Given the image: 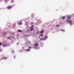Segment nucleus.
I'll return each instance as SVG.
<instances>
[{"instance_id": "obj_5", "label": "nucleus", "mask_w": 74, "mask_h": 74, "mask_svg": "<svg viewBox=\"0 0 74 74\" xmlns=\"http://www.w3.org/2000/svg\"><path fill=\"white\" fill-rule=\"evenodd\" d=\"M7 8V9H11V6H8L7 8Z\"/></svg>"}, {"instance_id": "obj_18", "label": "nucleus", "mask_w": 74, "mask_h": 74, "mask_svg": "<svg viewBox=\"0 0 74 74\" xmlns=\"http://www.w3.org/2000/svg\"><path fill=\"white\" fill-rule=\"evenodd\" d=\"M2 45V44H1V43H0V45Z\"/></svg>"}, {"instance_id": "obj_16", "label": "nucleus", "mask_w": 74, "mask_h": 74, "mask_svg": "<svg viewBox=\"0 0 74 74\" xmlns=\"http://www.w3.org/2000/svg\"><path fill=\"white\" fill-rule=\"evenodd\" d=\"M40 40H42V38H40Z\"/></svg>"}, {"instance_id": "obj_17", "label": "nucleus", "mask_w": 74, "mask_h": 74, "mask_svg": "<svg viewBox=\"0 0 74 74\" xmlns=\"http://www.w3.org/2000/svg\"><path fill=\"white\" fill-rule=\"evenodd\" d=\"M29 48L30 49V48H32V47H29Z\"/></svg>"}, {"instance_id": "obj_12", "label": "nucleus", "mask_w": 74, "mask_h": 74, "mask_svg": "<svg viewBox=\"0 0 74 74\" xmlns=\"http://www.w3.org/2000/svg\"><path fill=\"white\" fill-rule=\"evenodd\" d=\"M61 31H63V32H64V30H63L62 29H61Z\"/></svg>"}, {"instance_id": "obj_14", "label": "nucleus", "mask_w": 74, "mask_h": 74, "mask_svg": "<svg viewBox=\"0 0 74 74\" xmlns=\"http://www.w3.org/2000/svg\"><path fill=\"white\" fill-rule=\"evenodd\" d=\"M45 38H46V39L47 38H48V36H46Z\"/></svg>"}, {"instance_id": "obj_10", "label": "nucleus", "mask_w": 74, "mask_h": 74, "mask_svg": "<svg viewBox=\"0 0 74 74\" xmlns=\"http://www.w3.org/2000/svg\"><path fill=\"white\" fill-rule=\"evenodd\" d=\"M65 16H64L62 17V19H65Z\"/></svg>"}, {"instance_id": "obj_2", "label": "nucleus", "mask_w": 74, "mask_h": 74, "mask_svg": "<svg viewBox=\"0 0 74 74\" xmlns=\"http://www.w3.org/2000/svg\"><path fill=\"white\" fill-rule=\"evenodd\" d=\"M33 25H32L31 27V28L30 29V30H31V31H32V30H33Z\"/></svg>"}, {"instance_id": "obj_6", "label": "nucleus", "mask_w": 74, "mask_h": 74, "mask_svg": "<svg viewBox=\"0 0 74 74\" xmlns=\"http://www.w3.org/2000/svg\"><path fill=\"white\" fill-rule=\"evenodd\" d=\"M17 23H18V25H20L22 24V22H20V23L18 22Z\"/></svg>"}, {"instance_id": "obj_8", "label": "nucleus", "mask_w": 74, "mask_h": 74, "mask_svg": "<svg viewBox=\"0 0 74 74\" xmlns=\"http://www.w3.org/2000/svg\"><path fill=\"white\" fill-rule=\"evenodd\" d=\"M26 51H27V52H29V51H30V49H26L25 50Z\"/></svg>"}, {"instance_id": "obj_11", "label": "nucleus", "mask_w": 74, "mask_h": 74, "mask_svg": "<svg viewBox=\"0 0 74 74\" xmlns=\"http://www.w3.org/2000/svg\"><path fill=\"white\" fill-rule=\"evenodd\" d=\"M11 39V37H8V39Z\"/></svg>"}, {"instance_id": "obj_7", "label": "nucleus", "mask_w": 74, "mask_h": 74, "mask_svg": "<svg viewBox=\"0 0 74 74\" xmlns=\"http://www.w3.org/2000/svg\"><path fill=\"white\" fill-rule=\"evenodd\" d=\"M44 33V30H42L41 31V32H40V33Z\"/></svg>"}, {"instance_id": "obj_20", "label": "nucleus", "mask_w": 74, "mask_h": 74, "mask_svg": "<svg viewBox=\"0 0 74 74\" xmlns=\"http://www.w3.org/2000/svg\"><path fill=\"white\" fill-rule=\"evenodd\" d=\"M38 33H39L38 32L37 33V34H38Z\"/></svg>"}, {"instance_id": "obj_4", "label": "nucleus", "mask_w": 74, "mask_h": 74, "mask_svg": "<svg viewBox=\"0 0 74 74\" xmlns=\"http://www.w3.org/2000/svg\"><path fill=\"white\" fill-rule=\"evenodd\" d=\"M38 45V43H36V44H35V48H37V47Z\"/></svg>"}, {"instance_id": "obj_21", "label": "nucleus", "mask_w": 74, "mask_h": 74, "mask_svg": "<svg viewBox=\"0 0 74 74\" xmlns=\"http://www.w3.org/2000/svg\"><path fill=\"white\" fill-rule=\"evenodd\" d=\"M67 18H70V17L69 16H68Z\"/></svg>"}, {"instance_id": "obj_15", "label": "nucleus", "mask_w": 74, "mask_h": 74, "mask_svg": "<svg viewBox=\"0 0 74 74\" xmlns=\"http://www.w3.org/2000/svg\"><path fill=\"white\" fill-rule=\"evenodd\" d=\"M46 39V38L45 37L44 38V40H45Z\"/></svg>"}, {"instance_id": "obj_22", "label": "nucleus", "mask_w": 74, "mask_h": 74, "mask_svg": "<svg viewBox=\"0 0 74 74\" xmlns=\"http://www.w3.org/2000/svg\"><path fill=\"white\" fill-rule=\"evenodd\" d=\"M15 58V56H14V58Z\"/></svg>"}, {"instance_id": "obj_9", "label": "nucleus", "mask_w": 74, "mask_h": 74, "mask_svg": "<svg viewBox=\"0 0 74 74\" xmlns=\"http://www.w3.org/2000/svg\"><path fill=\"white\" fill-rule=\"evenodd\" d=\"M18 32H22V31L21 30H18Z\"/></svg>"}, {"instance_id": "obj_19", "label": "nucleus", "mask_w": 74, "mask_h": 74, "mask_svg": "<svg viewBox=\"0 0 74 74\" xmlns=\"http://www.w3.org/2000/svg\"><path fill=\"white\" fill-rule=\"evenodd\" d=\"M40 36H42V34H41Z\"/></svg>"}, {"instance_id": "obj_13", "label": "nucleus", "mask_w": 74, "mask_h": 74, "mask_svg": "<svg viewBox=\"0 0 74 74\" xmlns=\"http://www.w3.org/2000/svg\"><path fill=\"white\" fill-rule=\"evenodd\" d=\"M60 26V25H57L56 26V27H57L58 26Z\"/></svg>"}, {"instance_id": "obj_1", "label": "nucleus", "mask_w": 74, "mask_h": 74, "mask_svg": "<svg viewBox=\"0 0 74 74\" xmlns=\"http://www.w3.org/2000/svg\"><path fill=\"white\" fill-rule=\"evenodd\" d=\"M66 22L67 23H69L70 25H72V21L69 19H67L66 20Z\"/></svg>"}, {"instance_id": "obj_3", "label": "nucleus", "mask_w": 74, "mask_h": 74, "mask_svg": "<svg viewBox=\"0 0 74 74\" xmlns=\"http://www.w3.org/2000/svg\"><path fill=\"white\" fill-rule=\"evenodd\" d=\"M7 59V57H3L2 58H1V59L3 60V59Z\"/></svg>"}]
</instances>
